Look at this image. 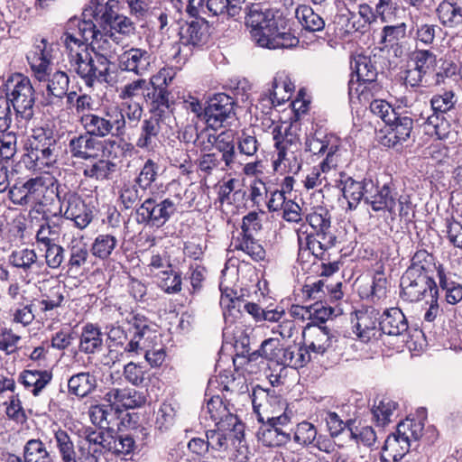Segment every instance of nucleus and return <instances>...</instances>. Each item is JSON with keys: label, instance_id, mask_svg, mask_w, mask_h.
I'll return each instance as SVG.
<instances>
[{"label": "nucleus", "instance_id": "nucleus-1", "mask_svg": "<svg viewBox=\"0 0 462 462\" xmlns=\"http://www.w3.org/2000/svg\"><path fill=\"white\" fill-rule=\"evenodd\" d=\"M114 0L105 5L91 0L82 12V18L72 17L67 24L62 41L73 70L92 87L96 81L109 83V65L106 54L116 42Z\"/></svg>", "mask_w": 462, "mask_h": 462}, {"label": "nucleus", "instance_id": "nucleus-2", "mask_svg": "<svg viewBox=\"0 0 462 462\" xmlns=\"http://www.w3.org/2000/svg\"><path fill=\"white\" fill-rule=\"evenodd\" d=\"M245 24L251 40L259 47L277 50L295 47L299 39L291 32L289 20L278 10L252 4L246 12Z\"/></svg>", "mask_w": 462, "mask_h": 462}, {"label": "nucleus", "instance_id": "nucleus-3", "mask_svg": "<svg viewBox=\"0 0 462 462\" xmlns=\"http://www.w3.org/2000/svg\"><path fill=\"white\" fill-rule=\"evenodd\" d=\"M106 410L97 407L92 412L94 423L98 419V427L87 430L86 440L88 447L79 446L71 454L70 462H116V432L107 420Z\"/></svg>", "mask_w": 462, "mask_h": 462}, {"label": "nucleus", "instance_id": "nucleus-4", "mask_svg": "<svg viewBox=\"0 0 462 462\" xmlns=\"http://www.w3.org/2000/svg\"><path fill=\"white\" fill-rule=\"evenodd\" d=\"M331 214L325 207H316L305 217L306 222L312 228L307 234L298 231L299 256L309 251L319 260H328V251L337 244V237L332 230Z\"/></svg>", "mask_w": 462, "mask_h": 462}, {"label": "nucleus", "instance_id": "nucleus-5", "mask_svg": "<svg viewBox=\"0 0 462 462\" xmlns=\"http://www.w3.org/2000/svg\"><path fill=\"white\" fill-rule=\"evenodd\" d=\"M59 138L49 125L35 126L24 145L22 162L32 171L53 168L59 159Z\"/></svg>", "mask_w": 462, "mask_h": 462}, {"label": "nucleus", "instance_id": "nucleus-6", "mask_svg": "<svg viewBox=\"0 0 462 462\" xmlns=\"http://www.w3.org/2000/svg\"><path fill=\"white\" fill-rule=\"evenodd\" d=\"M365 203L370 205L375 212L387 211L393 220L398 216L405 222H412L414 210L410 197L398 196L392 183H384L383 186L375 184L373 191L365 197Z\"/></svg>", "mask_w": 462, "mask_h": 462}, {"label": "nucleus", "instance_id": "nucleus-7", "mask_svg": "<svg viewBox=\"0 0 462 462\" xmlns=\"http://www.w3.org/2000/svg\"><path fill=\"white\" fill-rule=\"evenodd\" d=\"M6 99L13 106L16 119L23 126L34 116L35 90L30 79L22 73L12 74L5 83Z\"/></svg>", "mask_w": 462, "mask_h": 462}, {"label": "nucleus", "instance_id": "nucleus-8", "mask_svg": "<svg viewBox=\"0 0 462 462\" xmlns=\"http://www.w3.org/2000/svg\"><path fill=\"white\" fill-rule=\"evenodd\" d=\"M356 74L348 81V96L352 100L356 97L360 102H370L371 98L382 90V86L377 82L378 70L375 61L372 57L358 55L355 59L353 67Z\"/></svg>", "mask_w": 462, "mask_h": 462}, {"label": "nucleus", "instance_id": "nucleus-9", "mask_svg": "<svg viewBox=\"0 0 462 462\" xmlns=\"http://www.w3.org/2000/svg\"><path fill=\"white\" fill-rule=\"evenodd\" d=\"M149 329V320L143 315L133 311L117 315V346L125 352H136L139 342Z\"/></svg>", "mask_w": 462, "mask_h": 462}, {"label": "nucleus", "instance_id": "nucleus-10", "mask_svg": "<svg viewBox=\"0 0 462 462\" xmlns=\"http://www.w3.org/2000/svg\"><path fill=\"white\" fill-rule=\"evenodd\" d=\"M180 200V195L159 200L156 198L146 199L136 209L138 223L162 227L176 213Z\"/></svg>", "mask_w": 462, "mask_h": 462}, {"label": "nucleus", "instance_id": "nucleus-11", "mask_svg": "<svg viewBox=\"0 0 462 462\" xmlns=\"http://www.w3.org/2000/svg\"><path fill=\"white\" fill-rule=\"evenodd\" d=\"M340 139L332 134L316 131L306 136L304 150L315 156L325 158L319 162L322 172H328L337 166Z\"/></svg>", "mask_w": 462, "mask_h": 462}, {"label": "nucleus", "instance_id": "nucleus-12", "mask_svg": "<svg viewBox=\"0 0 462 462\" xmlns=\"http://www.w3.org/2000/svg\"><path fill=\"white\" fill-rule=\"evenodd\" d=\"M56 198L60 202V213L66 219L74 222L79 229L87 227L93 219L92 208L86 204L82 197L66 186L61 187Z\"/></svg>", "mask_w": 462, "mask_h": 462}, {"label": "nucleus", "instance_id": "nucleus-13", "mask_svg": "<svg viewBox=\"0 0 462 462\" xmlns=\"http://www.w3.org/2000/svg\"><path fill=\"white\" fill-rule=\"evenodd\" d=\"M457 99L452 90H445L442 93L434 95L430 99V107L432 115L424 116L423 112L420 116L425 119L424 124L432 130H428L431 134H436L439 139L443 140L448 137L449 124L443 117V115L451 110Z\"/></svg>", "mask_w": 462, "mask_h": 462}, {"label": "nucleus", "instance_id": "nucleus-14", "mask_svg": "<svg viewBox=\"0 0 462 462\" xmlns=\"http://www.w3.org/2000/svg\"><path fill=\"white\" fill-rule=\"evenodd\" d=\"M55 45L46 38H35L31 50L26 53V60L31 69L32 77L45 82L52 70Z\"/></svg>", "mask_w": 462, "mask_h": 462}, {"label": "nucleus", "instance_id": "nucleus-15", "mask_svg": "<svg viewBox=\"0 0 462 462\" xmlns=\"http://www.w3.org/2000/svg\"><path fill=\"white\" fill-rule=\"evenodd\" d=\"M401 298L408 302H418L426 297L439 293L434 279L426 274H416L413 271H405L401 278Z\"/></svg>", "mask_w": 462, "mask_h": 462}, {"label": "nucleus", "instance_id": "nucleus-16", "mask_svg": "<svg viewBox=\"0 0 462 462\" xmlns=\"http://www.w3.org/2000/svg\"><path fill=\"white\" fill-rule=\"evenodd\" d=\"M380 312L368 307L355 311L351 318L352 330L356 339L363 343H373L380 339Z\"/></svg>", "mask_w": 462, "mask_h": 462}, {"label": "nucleus", "instance_id": "nucleus-17", "mask_svg": "<svg viewBox=\"0 0 462 462\" xmlns=\"http://www.w3.org/2000/svg\"><path fill=\"white\" fill-rule=\"evenodd\" d=\"M207 411L216 427L220 429H232L235 438L241 441L244 437L245 426L230 410V403L219 395L212 396L207 402Z\"/></svg>", "mask_w": 462, "mask_h": 462}, {"label": "nucleus", "instance_id": "nucleus-18", "mask_svg": "<svg viewBox=\"0 0 462 462\" xmlns=\"http://www.w3.org/2000/svg\"><path fill=\"white\" fill-rule=\"evenodd\" d=\"M23 188L27 189L31 204L45 206L53 201L61 185L51 175H39L27 180L23 183Z\"/></svg>", "mask_w": 462, "mask_h": 462}, {"label": "nucleus", "instance_id": "nucleus-19", "mask_svg": "<svg viewBox=\"0 0 462 462\" xmlns=\"http://www.w3.org/2000/svg\"><path fill=\"white\" fill-rule=\"evenodd\" d=\"M8 263L16 269L22 270L29 282L39 279L48 273L44 263L39 260L33 249H16L8 255Z\"/></svg>", "mask_w": 462, "mask_h": 462}, {"label": "nucleus", "instance_id": "nucleus-20", "mask_svg": "<svg viewBox=\"0 0 462 462\" xmlns=\"http://www.w3.org/2000/svg\"><path fill=\"white\" fill-rule=\"evenodd\" d=\"M233 97L217 93L211 97L204 107V120L208 127L217 129L223 126L224 122L234 115Z\"/></svg>", "mask_w": 462, "mask_h": 462}, {"label": "nucleus", "instance_id": "nucleus-21", "mask_svg": "<svg viewBox=\"0 0 462 462\" xmlns=\"http://www.w3.org/2000/svg\"><path fill=\"white\" fill-rule=\"evenodd\" d=\"M408 423H399L396 431L389 435L383 444L380 454L381 462H398L407 457L411 444L408 442Z\"/></svg>", "mask_w": 462, "mask_h": 462}, {"label": "nucleus", "instance_id": "nucleus-22", "mask_svg": "<svg viewBox=\"0 0 462 462\" xmlns=\"http://www.w3.org/2000/svg\"><path fill=\"white\" fill-rule=\"evenodd\" d=\"M339 187L343 197L347 201L348 209L355 210L362 199L365 201L366 195L374 189L375 183L371 179L366 178L356 180L344 173L341 174Z\"/></svg>", "mask_w": 462, "mask_h": 462}, {"label": "nucleus", "instance_id": "nucleus-23", "mask_svg": "<svg viewBox=\"0 0 462 462\" xmlns=\"http://www.w3.org/2000/svg\"><path fill=\"white\" fill-rule=\"evenodd\" d=\"M389 124L387 134L383 139V144L389 148H395L406 142L413 129V119L407 114L398 113Z\"/></svg>", "mask_w": 462, "mask_h": 462}, {"label": "nucleus", "instance_id": "nucleus-24", "mask_svg": "<svg viewBox=\"0 0 462 462\" xmlns=\"http://www.w3.org/2000/svg\"><path fill=\"white\" fill-rule=\"evenodd\" d=\"M209 27L208 20L191 18L180 28V43L192 47L203 46L209 38Z\"/></svg>", "mask_w": 462, "mask_h": 462}, {"label": "nucleus", "instance_id": "nucleus-25", "mask_svg": "<svg viewBox=\"0 0 462 462\" xmlns=\"http://www.w3.org/2000/svg\"><path fill=\"white\" fill-rule=\"evenodd\" d=\"M293 89V84L286 76L276 75L271 88L261 95L260 101L266 102L270 107L280 106L291 98Z\"/></svg>", "mask_w": 462, "mask_h": 462}, {"label": "nucleus", "instance_id": "nucleus-26", "mask_svg": "<svg viewBox=\"0 0 462 462\" xmlns=\"http://www.w3.org/2000/svg\"><path fill=\"white\" fill-rule=\"evenodd\" d=\"M52 377L51 370L24 369L18 375V383L34 397H37L51 383Z\"/></svg>", "mask_w": 462, "mask_h": 462}, {"label": "nucleus", "instance_id": "nucleus-27", "mask_svg": "<svg viewBox=\"0 0 462 462\" xmlns=\"http://www.w3.org/2000/svg\"><path fill=\"white\" fill-rule=\"evenodd\" d=\"M379 326L381 336H402L408 332V321L403 312L399 308L386 309L380 314Z\"/></svg>", "mask_w": 462, "mask_h": 462}, {"label": "nucleus", "instance_id": "nucleus-28", "mask_svg": "<svg viewBox=\"0 0 462 462\" xmlns=\"http://www.w3.org/2000/svg\"><path fill=\"white\" fill-rule=\"evenodd\" d=\"M272 134L280 160L285 158L286 152L300 150V138L292 125H287L283 129L282 125H276L273 127Z\"/></svg>", "mask_w": 462, "mask_h": 462}, {"label": "nucleus", "instance_id": "nucleus-29", "mask_svg": "<svg viewBox=\"0 0 462 462\" xmlns=\"http://www.w3.org/2000/svg\"><path fill=\"white\" fill-rule=\"evenodd\" d=\"M208 142L222 153L220 157L223 159L225 166L227 169H232L237 157L235 150L236 143L233 133L231 131H222L217 135L209 134Z\"/></svg>", "mask_w": 462, "mask_h": 462}, {"label": "nucleus", "instance_id": "nucleus-30", "mask_svg": "<svg viewBox=\"0 0 462 462\" xmlns=\"http://www.w3.org/2000/svg\"><path fill=\"white\" fill-rule=\"evenodd\" d=\"M150 57L146 51L131 49L118 56V67L122 71L142 74L150 64Z\"/></svg>", "mask_w": 462, "mask_h": 462}, {"label": "nucleus", "instance_id": "nucleus-31", "mask_svg": "<svg viewBox=\"0 0 462 462\" xmlns=\"http://www.w3.org/2000/svg\"><path fill=\"white\" fill-rule=\"evenodd\" d=\"M439 23L447 28L462 26V0H443L436 9Z\"/></svg>", "mask_w": 462, "mask_h": 462}, {"label": "nucleus", "instance_id": "nucleus-32", "mask_svg": "<svg viewBox=\"0 0 462 462\" xmlns=\"http://www.w3.org/2000/svg\"><path fill=\"white\" fill-rule=\"evenodd\" d=\"M99 145L91 136L79 134L73 136L69 142V150L71 157L88 160L98 156Z\"/></svg>", "mask_w": 462, "mask_h": 462}, {"label": "nucleus", "instance_id": "nucleus-33", "mask_svg": "<svg viewBox=\"0 0 462 462\" xmlns=\"http://www.w3.org/2000/svg\"><path fill=\"white\" fill-rule=\"evenodd\" d=\"M309 332V339L304 346L310 352L323 355L331 346L330 329L326 326H310L305 328Z\"/></svg>", "mask_w": 462, "mask_h": 462}, {"label": "nucleus", "instance_id": "nucleus-34", "mask_svg": "<svg viewBox=\"0 0 462 462\" xmlns=\"http://www.w3.org/2000/svg\"><path fill=\"white\" fill-rule=\"evenodd\" d=\"M342 282H337L335 284L328 283L327 280L321 279L312 284H306L303 287V293L308 299L320 300L323 295H328L334 300H338L343 297L341 291Z\"/></svg>", "mask_w": 462, "mask_h": 462}, {"label": "nucleus", "instance_id": "nucleus-35", "mask_svg": "<svg viewBox=\"0 0 462 462\" xmlns=\"http://www.w3.org/2000/svg\"><path fill=\"white\" fill-rule=\"evenodd\" d=\"M406 31L407 25L405 23L383 27L380 40V43L383 45L381 49L392 48L393 49L394 55L398 57L402 53L399 41L406 37Z\"/></svg>", "mask_w": 462, "mask_h": 462}, {"label": "nucleus", "instance_id": "nucleus-36", "mask_svg": "<svg viewBox=\"0 0 462 462\" xmlns=\"http://www.w3.org/2000/svg\"><path fill=\"white\" fill-rule=\"evenodd\" d=\"M69 259L63 265L66 273L70 277H77L88 263V251L85 245L75 244L69 245Z\"/></svg>", "mask_w": 462, "mask_h": 462}, {"label": "nucleus", "instance_id": "nucleus-37", "mask_svg": "<svg viewBox=\"0 0 462 462\" xmlns=\"http://www.w3.org/2000/svg\"><path fill=\"white\" fill-rule=\"evenodd\" d=\"M97 387L96 377L88 372H81L72 375L68 381V390L70 394L84 398Z\"/></svg>", "mask_w": 462, "mask_h": 462}, {"label": "nucleus", "instance_id": "nucleus-38", "mask_svg": "<svg viewBox=\"0 0 462 462\" xmlns=\"http://www.w3.org/2000/svg\"><path fill=\"white\" fill-rule=\"evenodd\" d=\"M220 305L223 308H226L229 315H232V310H236L237 312H241L242 309L250 314L256 321H262L264 310H263L258 304L254 302L245 301L240 298H229L228 294L222 295L220 300Z\"/></svg>", "mask_w": 462, "mask_h": 462}, {"label": "nucleus", "instance_id": "nucleus-39", "mask_svg": "<svg viewBox=\"0 0 462 462\" xmlns=\"http://www.w3.org/2000/svg\"><path fill=\"white\" fill-rule=\"evenodd\" d=\"M261 427L257 431V438L263 446L268 448H280L285 446L291 440V432L276 433L269 421H260Z\"/></svg>", "mask_w": 462, "mask_h": 462}, {"label": "nucleus", "instance_id": "nucleus-40", "mask_svg": "<svg viewBox=\"0 0 462 462\" xmlns=\"http://www.w3.org/2000/svg\"><path fill=\"white\" fill-rule=\"evenodd\" d=\"M295 16L306 31L320 32L325 27L324 19L308 5H300L295 10Z\"/></svg>", "mask_w": 462, "mask_h": 462}, {"label": "nucleus", "instance_id": "nucleus-41", "mask_svg": "<svg viewBox=\"0 0 462 462\" xmlns=\"http://www.w3.org/2000/svg\"><path fill=\"white\" fill-rule=\"evenodd\" d=\"M237 150L241 155L254 157L261 147L254 129L248 127L237 133L236 141Z\"/></svg>", "mask_w": 462, "mask_h": 462}, {"label": "nucleus", "instance_id": "nucleus-42", "mask_svg": "<svg viewBox=\"0 0 462 462\" xmlns=\"http://www.w3.org/2000/svg\"><path fill=\"white\" fill-rule=\"evenodd\" d=\"M160 131L161 125L157 115L145 119L142 125V133L137 141V146L146 149L152 148L156 143Z\"/></svg>", "mask_w": 462, "mask_h": 462}, {"label": "nucleus", "instance_id": "nucleus-43", "mask_svg": "<svg viewBox=\"0 0 462 462\" xmlns=\"http://www.w3.org/2000/svg\"><path fill=\"white\" fill-rule=\"evenodd\" d=\"M80 122L89 136H105L108 134L113 128V124L110 120L94 114L83 115Z\"/></svg>", "mask_w": 462, "mask_h": 462}, {"label": "nucleus", "instance_id": "nucleus-44", "mask_svg": "<svg viewBox=\"0 0 462 462\" xmlns=\"http://www.w3.org/2000/svg\"><path fill=\"white\" fill-rule=\"evenodd\" d=\"M115 143V141L108 140L105 141L104 144H102V157H106L107 160H99L93 165L91 172L97 179H107L114 171L116 165L109 158L112 156Z\"/></svg>", "mask_w": 462, "mask_h": 462}, {"label": "nucleus", "instance_id": "nucleus-45", "mask_svg": "<svg viewBox=\"0 0 462 462\" xmlns=\"http://www.w3.org/2000/svg\"><path fill=\"white\" fill-rule=\"evenodd\" d=\"M102 345L99 328L91 323L86 324L81 332L79 349L86 354H93Z\"/></svg>", "mask_w": 462, "mask_h": 462}, {"label": "nucleus", "instance_id": "nucleus-46", "mask_svg": "<svg viewBox=\"0 0 462 462\" xmlns=\"http://www.w3.org/2000/svg\"><path fill=\"white\" fill-rule=\"evenodd\" d=\"M235 250L242 251L255 262L263 261L266 252L263 245L252 236H241L235 242Z\"/></svg>", "mask_w": 462, "mask_h": 462}, {"label": "nucleus", "instance_id": "nucleus-47", "mask_svg": "<svg viewBox=\"0 0 462 462\" xmlns=\"http://www.w3.org/2000/svg\"><path fill=\"white\" fill-rule=\"evenodd\" d=\"M289 313L291 318L296 319L306 320L311 319L314 315L317 319L325 322L332 314V310H328L323 307L319 308L318 303L310 307L291 305Z\"/></svg>", "mask_w": 462, "mask_h": 462}, {"label": "nucleus", "instance_id": "nucleus-48", "mask_svg": "<svg viewBox=\"0 0 462 462\" xmlns=\"http://www.w3.org/2000/svg\"><path fill=\"white\" fill-rule=\"evenodd\" d=\"M23 457L27 462H52L50 452L40 439H31L25 443Z\"/></svg>", "mask_w": 462, "mask_h": 462}, {"label": "nucleus", "instance_id": "nucleus-49", "mask_svg": "<svg viewBox=\"0 0 462 462\" xmlns=\"http://www.w3.org/2000/svg\"><path fill=\"white\" fill-rule=\"evenodd\" d=\"M310 361L309 348L304 346H289L284 347L283 366L300 368Z\"/></svg>", "mask_w": 462, "mask_h": 462}, {"label": "nucleus", "instance_id": "nucleus-50", "mask_svg": "<svg viewBox=\"0 0 462 462\" xmlns=\"http://www.w3.org/2000/svg\"><path fill=\"white\" fill-rule=\"evenodd\" d=\"M142 107L138 100H123L120 106L121 120L117 119V136L121 134V126H124L128 120L130 126H134L142 116Z\"/></svg>", "mask_w": 462, "mask_h": 462}, {"label": "nucleus", "instance_id": "nucleus-51", "mask_svg": "<svg viewBox=\"0 0 462 462\" xmlns=\"http://www.w3.org/2000/svg\"><path fill=\"white\" fill-rule=\"evenodd\" d=\"M435 257L426 250H418L411 258V263L406 271H413L416 274L430 275L434 269L437 270Z\"/></svg>", "mask_w": 462, "mask_h": 462}, {"label": "nucleus", "instance_id": "nucleus-52", "mask_svg": "<svg viewBox=\"0 0 462 462\" xmlns=\"http://www.w3.org/2000/svg\"><path fill=\"white\" fill-rule=\"evenodd\" d=\"M235 438L232 429H220L216 427L215 430L206 431V441L208 448L216 451L226 450L228 448V439Z\"/></svg>", "mask_w": 462, "mask_h": 462}, {"label": "nucleus", "instance_id": "nucleus-53", "mask_svg": "<svg viewBox=\"0 0 462 462\" xmlns=\"http://www.w3.org/2000/svg\"><path fill=\"white\" fill-rule=\"evenodd\" d=\"M47 92L55 97L62 98L67 95L69 85V78L65 71L56 70L51 73L47 80Z\"/></svg>", "mask_w": 462, "mask_h": 462}, {"label": "nucleus", "instance_id": "nucleus-54", "mask_svg": "<svg viewBox=\"0 0 462 462\" xmlns=\"http://www.w3.org/2000/svg\"><path fill=\"white\" fill-rule=\"evenodd\" d=\"M169 96L170 92L165 86L152 85V88L147 89L145 99L151 102L152 109L164 112L165 108L170 107Z\"/></svg>", "mask_w": 462, "mask_h": 462}, {"label": "nucleus", "instance_id": "nucleus-55", "mask_svg": "<svg viewBox=\"0 0 462 462\" xmlns=\"http://www.w3.org/2000/svg\"><path fill=\"white\" fill-rule=\"evenodd\" d=\"M411 60L423 74L428 75L437 63V56L430 50L415 49L411 54Z\"/></svg>", "mask_w": 462, "mask_h": 462}, {"label": "nucleus", "instance_id": "nucleus-56", "mask_svg": "<svg viewBox=\"0 0 462 462\" xmlns=\"http://www.w3.org/2000/svg\"><path fill=\"white\" fill-rule=\"evenodd\" d=\"M397 408V403L387 397L382 398L372 409L374 420L378 426H384L390 422V418Z\"/></svg>", "mask_w": 462, "mask_h": 462}, {"label": "nucleus", "instance_id": "nucleus-57", "mask_svg": "<svg viewBox=\"0 0 462 462\" xmlns=\"http://www.w3.org/2000/svg\"><path fill=\"white\" fill-rule=\"evenodd\" d=\"M324 420L329 436L332 439L340 436L346 429L349 430V428H352V425L355 423V420L351 419L346 421L343 420L336 411H331L325 412Z\"/></svg>", "mask_w": 462, "mask_h": 462}, {"label": "nucleus", "instance_id": "nucleus-58", "mask_svg": "<svg viewBox=\"0 0 462 462\" xmlns=\"http://www.w3.org/2000/svg\"><path fill=\"white\" fill-rule=\"evenodd\" d=\"M317 435L316 427L312 423L303 420L297 424L293 432V440L302 447H309L314 444Z\"/></svg>", "mask_w": 462, "mask_h": 462}, {"label": "nucleus", "instance_id": "nucleus-59", "mask_svg": "<svg viewBox=\"0 0 462 462\" xmlns=\"http://www.w3.org/2000/svg\"><path fill=\"white\" fill-rule=\"evenodd\" d=\"M168 267L171 268V264L169 263ZM181 285L182 278L180 273L172 269L161 273L159 286L164 292L168 294L179 293L181 291Z\"/></svg>", "mask_w": 462, "mask_h": 462}, {"label": "nucleus", "instance_id": "nucleus-60", "mask_svg": "<svg viewBox=\"0 0 462 462\" xmlns=\"http://www.w3.org/2000/svg\"><path fill=\"white\" fill-rule=\"evenodd\" d=\"M116 246V238L110 235H98L92 245L91 252L97 258L105 260L111 254Z\"/></svg>", "mask_w": 462, "mask_h": 462}, {"label": "nucleus", "instance_id": "nucleus-61", "mask_svg": "<svg viewBox=\"0 0 462 462\" xmlns=\"http://www.w3.org/2000/svg\"><path fill=\"white\" fill-rule=\"evenodd\" d=\"M56 446L63 462H70L75 448L69 433L60 428L54 430Z\"/></svg>", "mask_w": 462, "mask_h": 462}, {"label": "nucleus", "instance_id": "nucleus-62", "mask_svg": "<svg viewBox=\"0 0 462 462\" xmlns=\"http://www.w3.org/2000/svg\"><path fill=\"white\" fill-rule=\"evenodd\" d=\"M32 302L33 300H29L26 303H19L17 307L11 310L12 322L14 324H20L23 328H26L33 322L35 315Z\"/></svg>", "mask_w": 462, "mask_h": 462}, {"label": "nucleus", "instance_id": "nucleus-63", "mask_svg": "<svg viewBox=\"0 0 462 462\" xmlns=\"http://www.w3.org/2000/svg\"><path fill=\"white\" fill-rule=\"evenodd\" d=\"M4 405H5V414L8 419L21 424L26 421L27 416L23 407L19 393L12 394Z\"/></svg>", "mask_w": 462, "mask_h": 462}, {"label": "nucleus", "instance_id": "nucleus-64", "mask_svg": "<svg viewBox=\"0 0 462 462\" xmlns=\"http://www.w3.org/2000/svg\"><path fill=\"white\" fill-rule=\"evenodd\" d=\"M44 252L45 263L51 269H58L65 260L64 248L56 243L44 247H40Z\"/></svg>", "mask_w": 462, "mask_h": 462}]
</instances>
